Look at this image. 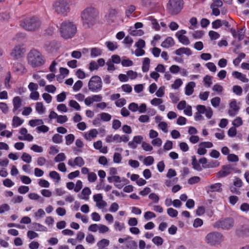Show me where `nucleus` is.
<instances>
[{
    "label": "nucleus",
    "mask_w": 249,
    "mask_h": 249,
    "mask_svg": "<svg viewBox=\"0 0 249 249\" xmlns=\"http://www.w3.org/2000/svg\"><path fill=\"white\" fill-rule=\"evenodd\" d=\"M99 12L97 8L93 6L85 8L80 14L82 25L85 29L92 28L96 23Z\"/></svg>",
    "instance_id": "f257e3e1"
},
{
    "label": "nucleus",
    "mask_w": 249,
    "mask_h": 249,
    "mask_svg": "<svg viewBox=\"0 0 249 249\" xmlns=\"http://www.w3.org/2000/svg\"><path fill=\"white\" fill-rule=\"evenodd\" d=\"M41 21L37 16L28 17L20 22L21 26L28 31H35L41 26Z\"/></svg>",
    "instance_id": "f03ea898"
},
{
    "label": "nucleus",
    "mask_w": 249,
    "mask_h": 249,
    "mask_svg": "<svg viewBox=\"0 0 249 249\" xmlns=\"http://www.w3.org/2000/svg\"><path fill=\"white\" fill-rule=\"evenodd\" d=\"M76 26L72 22L65 21L61 24L60 35L65 39L72 38L76 34Z\"/></svg>",
    "instance_id": "7ed1b4c3"
},
{
    "label": "nucleus",
    "mask_w": 249,
    "mask_h": 249,
    "mask_svg": "<svg viewBox=\"0 0 249 249\" xmlns=\"http://www.w3.org/2000/svg\"><path fill=\"white\" fill-rule=\"evenodd\" d=\"M28 60L29 64L33 68L41 66L45 63V60L42 54L35 49L30 51L28 54Z\"/></svg>",
    "instance_id": "20e7f679"
},
{
    "label": "nucleus",
    "mask_w": 249,
    "mask_h": 249,
    "mask_svg": "<svg viewBox=\"0 0 249 249\" xmlns=\"http://www.w3.org/2000/svg\"><path fill=\"white\" fill-rule=\"evenodd\" d=\"M54 11L58 15L67 16L70 11L69 2L67 0H56L53 4Z\"/></svg>",
    "instance_id": "39448f33"
},
{
    "label": "nucleus",
    "mask_w": 249,
    "mask_h": 249,
    "mask_svg": "<svg viewBox=\"0 0 249 249\" xmlns=\"http://www.w3.org/2000/svg\"><path fill=\"white\" fill-rule=\"evenodd\" d=\"M206 242L211 245L214 246L220 244L223 240V235L222 233L213 231L209 233L205 237Z\"/></svg>",
    "instance_id": "423d86ee"
},
{
    "label": "nucleus",
    "mask_w": 249,
    "mask_h": 249,
    "mask_svg": "<svg viewBox=\"0 0 249 249\" xmlns=\"http://www.w3.org/2000/svg\"><path fill=\"white\" fill-rule=\"evenodd\" d=\"M89 89L93 92H98L102 88V81L100 77L97 75L92 76L88 83Z\"/></svg>",
    "instance_id": "0eeeda50"
},
{
    "label": "nucleus",
    "mask_w": 249,
    "mask_h": 249,
    "mask_svg": "<svg viewBox=\"0 0 249 249\" xmlns=\"http://www.w3.org/2000/svg\"><path fill=\"white\" fill-rule=\"evenodd\" d=\"M234 221L231 217L221 219L214 223V228H221L224 230H229L234 226Z\"/></svg>",
    "instance_id": "6e6552de"
},
{
    "label": "nucleus",
    "mask_w": 249,
    "mask_h": 249,
    "mask_svg": "<svg viewBox=\"0 0 249 249\" xmlns=\"http://www.w3.org/2000/svg\"><path fill=\"white\" fill-rule=\"evenodd\" d=\"M68 164L72 168L75 167H82L85 164V162L83 158L80 156H78L74 159H70L68 161Z\"/></svg>",
    "instance_id": "1a4fd4ad"
},
{
    "label": "nucleus",
    "mask_w": 249,
    "mask_h": 249,
    "mask_svg": "<svg viewBox=\"0 0 249 249\" xmlns=\"http://www.w3.org/2000/svg\"><path fill=\"white\" fill-rule=\"evenodd\" d=\"M183 0H172V15L179 14L183 8Z\"/></svg>",
    "instance_id": "9d476101"
},
{
    "label": "nucleus",
    "mask_w": 249,
    "mask_h": 249,
    "mask_svg": "<svg viewBox=\"0 0 249 249\" xmlns=\"http://www.w3.org/2000/svg\"><path fill=\"white\" fill-rule=\"evenodd\" d=\"M19 133L22 135L18 137V139L19 140L32 142L34 139L33 136L31 134L28 133V130L25 127H21L20 129Z\"/></svg>",
    "instance_id": "9b49d317"
},
{
    "label": "nucleus",
    "mask_w": 249,
    "mask_h": 249,
    "mask_svg": "<svg viewBox=\"0 0 249 249\" xmlns=\"http://www.w3.org/2000/svg\"><path fill=\"white\" fill-rule=\"evenodd\" d=\"M57 42L54 40L47 41L44 43L43 48L48 53H53L57 50Z\"/></svg>",
    "instance_id": "f8f14e48"
},
{
    "label": "nucleus",
    "mask_w": 249,
    "mask_h": 249,
    "mask_svg": "<svg viewBox=\"0 0 249 249\" xmlns=\"http://www.w3.org/2000/svg\"><path fill=\"white\" fill-rule=\"evenodd\" d=\"M222 170L217 173V178H221L225 177L231 174V170L233 169L231 164H228L222 166Z\"/></svg>",
    "instance_id": "ddd939ff"
},
{
    "label": "nucleus",
    "mask_w": 249,
    "mask_h": 249,
    "mask_svg": "<svg viewBox=\"0 0 249 249\" xmlns=\"http://www.w3.org/2000/svg\"><path fill=\"white\" fill-rule=\"evenodd\" d=\"M236 234L239 237L249 236V226L243 225L240 226L236 229Z\"/></svg>",
    "instance_id": "4468645a"
},
{
    "label": "nucleus",
    "mask_w": 249,
    "mask_h": 249,
    "mask_svg": "<svg viewBox=\"0 0 249 249\" xmlns=\"http://www.w3.org/2000/svg\"><path fill=\"white\" fill-rule=\"evenodd\" d=\"M98 134V131L95 128H93L83 134L84 138L88 141H91L94 140Z\"/></svg>",
    "instance_id": "2eb2a0df"
},
{
    "label": "nucleus",
    "mask_w": 249,
    "mask_h": 249,
    "mask_svg": "<svg viewBox=\"0 0 249 249\" xmlns=\"http://www.w3.org/2000/svg\"><path fill=\"white\" fill-rule=\"evenodd\" d=\"M186 33V31L184 30H181L178 31L176 34V36L178 39L179 42L183 44L188 45L190 43V41L187 37L184 36Z\"/></svg>",
    "instance_id": "dca6fc26"
},
{
    "label": "nucleus",
    "mask_w": 249,
    "mask_h": 249,
    "mask_svg": "<svg viewBox=\"0 0 249 249\" xmlns=\"http://www.w3.org/2000/svg\"><path fill=\"white\" fill-rule=\"evenodd\" d=\"M118 11L116 9L110 8L108 10V14L106 16V19L108 22H114L117 18Z\"/></svg>",
    "instance_id": "f3484780"
},
{
    "label": "nucleus",
    "mask_w": 249,
    "mask_h": 249,
    "mask_svg": "<svg viewBox=\"0 0 249 249\" xmlns=\"http://www.w3.org/2000/svg\"><path fill=\"white\" fill-rule=\"evenodd\" d=\"M12 102L13 105V112L17 114L18 113L19 110L18 112L17 111L21 107L22 100L20 97L16 96L13 98Z\"/></svg>",
    "instance_id": "a211bd4d"
},
{
    "label": "nucleus",
    "mask_w": 249,
    "mask_h": 249,
    "mask_svg": "<svg viewBox=\"0 0 249 249\" xmlns=\"http://www.w3.org/2000/svg\"><path fill=\"white\" fill-rule=\"evenodd\" d=\"M23 53V49L19 45L16 46L12 51L11 56L15 59H18L22 57Z\"/></svg>",
    "instance_id": "6ab92c4d"
},
{
    "label": "nucleus",
    "mask_w": 249,
    "mask_h": 249,
    "mask_svg": "<svg viewBox=\"0 0 249 249\" xmlns=\"http://www.w3.org/2000/svg\"><path fill=\"white\" fill-rule=\"evenodd\" d=\"M230 107L232 109H229L228 110L229 114L231 116H234L235 115V112L238 111L240 109V107L237 106V102L235 99H233L230 103Z\"/></svg>",
    "instance_id": "aec40b11"
},
{
    "label": "nucleus",
    "mask_w": 249,
    "mask_h": 249,
    "mask_svg": "<svg viewBox=\"0 0 249 249\" xmlns=\"http://www.w3.org/2000/svg\"><path fill=\"white\" fill-rule=\"evenodd\" d=\"M93 147L95 149L99 150L100 153L107 154L108 152L107 147H103L102 142L100 140L94 142L93 143Z\"/></svg>",
    "instance_id": "412c9836"
},
{
    "label": "nucleus",
    "mask_w": 249,
    "mask_h": 249,
    "mask_svg": "<svg viewBox=\"0 0 249 249\" xmlns=\"http://www.w3.org/2000/svg\"><path fill=\"white\" fill-rule=\"evenodd\" d=\"M196 86L195 82L191 81L189 82L185 87V93L187 96H190L194 92V88Z\"/></svg>",
    "instance_id": "4be33fe9"
},
{
    "label": "nucleus",
    "mask_w": 249,
    "mask_h": 249,
    "mask_svg": "<svg viewBox=\"0 0 249 249\" xmlns=\"http://www.w3.org/2000/svg\"><path fill=\"white\" fill-rule=\"evenodd\" d=\"M129 137L126 135H120L116 134L114 135V140L116 143H121V142H128Z\"/></svg>",
    "instance_id": "5701e85b"
},
{
    "label": "nucleus",
    "mask_w": 249,
    "mask_h": 249,
    "mask_svg": "<svg viewBox=\"0 0 249 249\" xmlns=\"http://www.w3.org/2000/svg\"><path fill=\"white\" fill-rule=\"evenodd\" d=\"M29 228L33 229L36 231H47V229L43 225L36 222L32 223Z\"/></svg>",
    "instance_id": "b1692460"
},
{
    "label": "nucleus",
    "mask_w": 249,
    "mask_h": 249,
    "mask_svg": "<svg viewBox=\"0 0 249 249\" xmlns=\"http://www.w3.org/2000/svg\"><path fill=\"white\" fill-rule=\"evenodd\" d=\"M122 249H137V244L133 240H128L122 246Z\"/></svg>",
    "instance_id": "393cba45"
},
{
    "label": "nucleus",
    "mask_w": 249,
    "mask_h": 249,
    "mask_svg": "<svg viewBox=\"0 0 249 249\" xmlns=\"http://www.w3.org/2000/svg\"><path fill=\"white\" fill-rule=\"evenodd\" d=\"M90 56L92 58L97 57L102 55V50L97 47H93L90 49Z\"/></svg>",
    "instance_id": "a878e982"
},
{
    "label": "nucleus",
    "mask_w": 249,
    "mask_h": 249,
    "mask_svg": "<svg viewBox=\"0 0 249 249\" xmlns=\"http://www.w3.org/2000/svg\"><path fill=\"white\" fill-rule=\"evenodd\" d=\"M91 192L89 188L88 187H85L81 192V195L80 198L82 199L88 200L89 196L91 194Z\"/></svg>",
    "instance_id": "bb28decb"
},
{
    "label": "nucleus",
    "mask_w": 249,
    "mask_h": 249,
    "mask_svg": "<svg viewBox=\"0 0 249 249\" xmlns=\"http://www.w3.org/2000/svg\"><path fill=\"white\" fill-rule=\"evenodd\" d=\"M109 244V240L107 239H103L98 242L97 243V246L98 247V249H108L107 248V247L108 246Z\"/></svg>",
    "instance_id": "cd10ccee"
},
{
    "label": "nucleus",
    "mask_w": 249,
    "mask_h": 249,
    "mask_svg": "<svg viewBox=\"0 0 249 249\" xmlns=\"http://www.w3.org/2000/svg\"><path fill=\"white\" fill-rule=\"evenodd\" d=\"M120 181L116 182L114 184V186L119 189H122L125 185L128 184L129 182V181L124 178H121L120 177Z\"/></svg>",
    "instance_id": "c85d7f7f"
},
{
    "label": "nucleus",
    "mask_w": 249,
    "mask_h": 249,
    "mask_svg": "<svg viewBox=\"0 0 249 249\" xmlns=\"http://www.w3.org/2000/svg\"><path fill=\"white\" fill-rule=\"evenodd\" d=\"M150 60L148 57H145L143 59L142 65V71L143 72H147L150 68Z\"/></svg>",
    "instance_id": "c756f323"
},
{
    "label": "nucleus",
    "mask_w": 249,
    "mask_h": 249,
    "mask_svg": "<svg viewBox=\"0 0 249 249\" xmlns=\"http://www.w3.org/2000/svg\"><path fill=\"white\" fill-rule=\"evenodd\" d=\"M24 122V120L19 117L14 116L12 119V125L13 127L16 128L21 125Z\"/></svg>",
    "instance_id": "7c9ffc66"
},
{
    "label": "nucleus",
    "mask_w": 249,
    "mask_h": 249,
    "mask_svg": "<svg viewBox=\"0 0 249 249\" xmlns=\"http://www.w3.org/2000/svg\"><path fill=\"white\" fill-rule=\"evenodd\" d=\"M192 164L193 168L198 171H201L202 170V167H201L200 164L197 162L195 156H192Z\"/></svg>",
    "instance_id": "2f4dec72"
},
{
    "label": "nucleus",
    "mask_w": 249,
    "mask_h": 249,
    "mask_svg": "<svg viewBox=\"0 0 249 249\" xmlns=\"http://www.w3.org/2000/svg\"><path fill=\"white\" fill-rule=\"evenodd\" d=\"M36 110L39 114H43L45 113V108L42 102L36 103Z\"/></svg>",
    "instance_id": "473e14b6"
},
{
    "label": "nucleus",
    "mask_w": 249,
    "mask_h": 249,
    "mask_svg": "<svg viewBox=\"0 0 249 249\" xmlns=\"http://www.w3.org/2000/svg\"><path fill=\"white\" fill-rule=\"evenodd\" d=\"M44 124V122L42 119H32L29 121V124L31 127H35V126H38L40 125L43 124Z\"/></svg>",
    "instance_id": "72a5a7b5"
},
{
    "label": "nucleus",
    "mask_w": 249,
    "mask_h": 249,
    "mask_svg": "<svg viewBox=\"0 0 249 249\" xmlns=\"http://www.w3.org/2000/svg\"><path fill=\"white\" fill-rule=\"evenodd\" d=\"M49 177L53 179L56 182H59L61 180L60 175L55 171H51L49 173Z\"/></svg>",
    "instance_id": "f704fd0d"
},
{
    "label": "nucleus",
    "mask_w": 249,
    "mask_h": 249,
    "mask_svg": "<svg viewBox=\"0 0 249 249\" xmlns=\"http://www.w3.org/2000/svg\"><path fill=\"white\" fill-rule=\"evenodd\" d=\"M219 162L217 160H211L208 162L205 165H203L204 168H215L219 165Z\"/></svg>",
    "instance_id": "c9c22d12"
},
{
    "label": "nucleus",
    "mask_w": 249,
    "mask_h": 249,
    "mask_svg": "<svg viewBox=\"0 0 249 249\" xmlns=\"http://www.w3.org/2000/svg\"><path fill=\"white\" fill-rule=\"evenodd\" d=\"M109 51H113L116 50L117 47V43L116 42L107 41L105 43Z\"/></svg>",
    "instance_id": "e433bc0d"
},
{
    "label": "nucleus",
    "mask_w": 249,
    "mask_h": 249,
    "mask_svg": "<svg viewBox=\"0 0 249 249\" xmlns=\"http://www.w3.org/2000/svg\"><path fill=\"white\" fill-rule=\"evenodd\" d=\"M222 184L220 183H216L213 184H212L210 186L211 189L210 191L211 192H220L221 190Z\"/></svg>",
    "instance_id": "4c0bfd02"
},
{
    "label": "nucleus",
    "mask_w": 249,
    "mask_h": 249,
    "mask_svg": "<svg viewBox=\"0 0 249 249\" xmlns=\"http://www.w3.org/2000/svg\"><path fill=\"white\" fill-rule=\"evenodd\" d=\"M23 197L21 196L16 195L11 199L10 202L13 204L20 203L22 202Z\"/></svg>",
    "instance_id": "58836bf2"
},
{
    "label": "nucleus",
    "mask_w": 249,
    "mask_h": 249,
    "mask_svg": "<svg viewBox=\"0 0 249 249\" xmlns=\"http://www.w3.org/2000/svg\"><path fill=\"white\" fill-rule=\"evenodd\" d=\"M66 144L70 145L73 143L74 141L75 137L73 134H70L65 136Z\"/></svg>",
    "instance_id": "ea45409f"
},
{
    "label": "nucleus",
    "mask_w": 249,
    "mask_h": 249,
    "mask_svg": "<svg viewBox=\"0 0 249 249\" xmlns=\"http://www.w3.org/2000/svg\"><path fill=\"white\" fill-rule=\"evenodd\" d=\"M69 105L72 108H73L76 110H80L81 107L80 105L75 100H71L69 102Z\"/></svg>",
    "instance_id": "a19ab883"
},
{
    "label": "nucleus",
    "mask_w": 249,
    "mask_h": 249,
    "mask_svg": "<svg viewBox=\"0 0 249 249\" xmlns=\"http://www.w3.org/2000/svg\"><path fill=\"white\" fill-rule=\"evenodd\" d=\"M101 119L104 122H108L111 119V115L106 112H102L100 114Z\"/></svg>",
    "instance_id": "79ce46f5"
},
{
    "label": "nucleus",
    "mask_w": 249,
    "mask_h": 249,
    "mask_svg": "<svg viewBox=\"0 0 249 249\" xmlns=\"http://www.w3.org/2000/svg\"><path fill=\"white\" fill-rule=\"evenodd\" d=\"M49 127L45 125H43V124L40 125L36 128L37 132L39 133L41 132L46 133L49 131Z\"/></svg>",
    "instance_id": "37998d69"
},
{
    "label": "nucleus",
    "mask_w": 249,
    "mask_h": 249,
    "mask_svg": "<svg viewBox=\"0 0 249 249\" xmlns=\"http://www.w3.org/2000/svg\"><path fill=\"white\" fill-rule=\"evenodd\" d=\"M52 141L55 143H60L63 141L62 136L58 134H55L53 136Z\"/></svg>",
    "instance_id": "c03bdc74"
},
{
    "label": "nucleus",
    "mask_w": 249,
    "mask_h": 249,
    "mask_svg": "<svg viewBox=\"0 0 249 249\" xmlns=\"http://www.w3.org/2000/svg\"><path fill=\"white\" fill-rule=\"evenodd\" d=\"M97 177L94 172H91L88 176V180L89 183H93L96 181Z\"/></svg>",
    "instance_id": "a18cd8bd"
},
{
    "label": "nucleus",
    "mask_w": 249,
    "mask_h": 249,
    "mask_svg": "<svg viewBox=\"0 0 249 249\" xmlns=\"http://www.w3.org/2000/svg\"><path fill=\"white\" fill-rule=\"evenodd\" d=\"M156 215L151 211H147L144 213V218L146 220H149L152 218H155Z\"/></svg>",
    "instance_id": "49530a36"
},
{
    "label": "nucleus",
    "mask_w": 249,
    "mask_h": 249,
    "mask_svg": "<svg viewBox=\"0 0 249 249\" xmlns=\"http://www.w3.org/2000/svg\"><path fill=\"white\" fill-rule=\"evenodd\" d=\"M21 160L27 163H29L32 161V157L30 155L26 153H23L21 157Z\"/></svg>",
    "instance_id": "de8ad7c7"
},
{
    "label": "nucleus",
    "mask_w": 249,
    "mask_h": 249,
    "mask_svg": "<svg viewBox=\"0 0 249 249\" xmlns=\"http://www.w3.org/2000/svg\"><path fill=\"white\" fill-rule=\"evenodd\" d=\"M114 226L115 230L119 231H122L125 228L124 224V223H121L117 221L115 222Z\"/></svg>",
    "instance_id": "09e8293b"
},
{
    "label": "nucleus",
    "mask_w": 249,
    "mask_h": 249,
    "mask_svg": "<svg viewBox=\"0 0 249 249\" xmlns=\"http://www.w3.org/2000/svg\"><path fill=\"white\" fill-rule=\"evenodd\" d=\"M66 157L64 153H60L54 158V161L56 162H62L66 160Z\"/></svg>",
    "instance_id": "8fccbe9b"
},
{
    "label": "nucleus",
    "mask_w": 249,
    "mask_h": 249,
    "mask_svg": "<svg viewBox=\"0 0 249 249\" xmlns=\"http://www.w3.org/2000/svg\"><path fill=\"white\" fill-rule=\"evenodd\" d=\"M154 159L152 156H148L146 157L143 160V163L146 166H150L153 164Z\"/></svg>",
    "instance_id": "3c124183"
},
{
    "label": "nucleus",
    "mask_w": 249,
    "mask_h": 249,
    "mask_svg": "<svg viewBox=\"0 0 249 249\" xmlns=\"http://www.w3.org/2000/svg\"><path fill=\"white\" fill-rule=\"evenodd\" d=\"M82 86L83 82L81 80H78L74 83L72 89L73 91L76 92L79 91Z\"/></svg>",
    "instance_id": "603ef678"
},
{
    "label": "nucleus",
    "mask_w": 249,
    "mask_h": 249,
    "mask_svg": "<svg viewBox=\"0 0 249 249\" xmlns=\"http://www.w3.org/2000/svg\"><path fill=\"white\" fill-rule=\"evenodd\" d=\"M67 93L65 91L62 92L61 93L56 96V100L58 102H62L66 99Z\"/></svg>",
    "instance_id": "864d4df0"
},
{
    "label": "nucleus",
    "mask_w": 249,
    "mask_h": 249,
    "mask_svg": "<svg viewBox=\"0 0 249 249\" xmlns=\"http://www.w3.org/2000/svg\"><path fill=\"white\" fill-rule=\"evenodd\" d=\"M232 91L234 93L237 95H241L243 92L242 88L238 85L233 86L232 87Z\"/></svg>",
    "instance_id": "5fc2aeb1"
},
{
    "label": "nucleus",
    "mask_w": 249,
    "mask_h": 249,
    "mask_svg": "<svg viewBox=\"0 0 249 249\" xmlns=\"http://www.w3.org/2000/svg\"><path fill=\"white\" fill-rule=\"evenodd\" d=\"M68 118L66 115H58L56 120V122L60 124H63L67 122Z\"/></svg>",
    "instance_id": "6e6d98bb"
},
{
    "label": "nucleus",
    "mask_w": 249,
    "mask_h": 249,
    "mask_svg": "<svg viewBox=\"0 0 249 249\" xmlns=\"http://www.w3.org/2000/svg\"><path fill=\"white\" fill-rule=\"evenodd\" d=\"M10 207L8 204L4 203L0 205V214H2L10 210Z\"/></svg>",
    "instance_id": "4d7b16f0"
},
{
    "label": "nucleus",
    "mask_w": 249,
    "mask_h": 249,
    "mask_svg": "<svg viewBox=\"0 0 249 249\" xmlns=\"http://www.w3.org/2000/svg\"><path fill=\"white\" fill-rule=\"evenodd\" d=\"M136 10V7L134 5H130L127 7L125 11L126 16L129 18L132 13Z\"/></svg>",
    "instance_id": "13d9d810"
},
{
    "label": "nucleus",
    "mask_w": 249,
    "mask_h": 249,
    "mask_svg": "<svg viewBox=\"0 0 249 249\" xmlns=\"http://www.w3.org/2000/svg\"><path fill=\"white\" fill-rule=\"evenodd\" d=\"M122 65L124 67H130L133 65V62L128 59H123L121 61Z\"/></svg>",
    "instance_id": "bf43d9fd"
},
{
    "label": "nucleus",
    "mask_w": 249,
    "mask_h": 249,
    "mask_svg": "<svg viewBox=\"0 0 249 249\" xmlns=\"http://www.w3.org/2000/svg\"><path fill=\"white\" fill-rule=\"evenodd\" d=\"M29 191V188L27 186L21 185L18 188V191L20 194H25Z\"/></svg>",
    "instance_id": "052dcab7"
},
{
    "label": "nucleus",
    "mask_w": 249,
    "mask_h": 249,
    "mask_svg": "<svg viewBox=\"0 0 249 249\" xmlns=\"http://www.w3.org/2000/svg\"><path fill=\"white\" fill-rule=\"evenodd\" d=\"M128 79L131 80H134L137 78L138 77L137 73L136 71H134L132 70L128 71L126 72Z\"/></svg>",
    "instance_id": "680f3d73"
},
{
    "label": "nucleus",
    "mask_w": 249,
    "mask_h": 249,
    "mask_svg": "<svg viewBox=\"0 0 249 249\" xmlns=\"http://www.w3.org/2000/svg\"><path fill=\"white\" fill-rule=\"evenodd\" d=\"M56 90V87L53 85H48L45 87V90L49 93H54Z\"/></svg>",
    "instance_id": "e2e57ef3"
},
{
    "label": "nucleus",
    "mask_w": 249,
    "mask_h": 249,
    "mask_svg": "<svg viewBox=\"0 0 249 249\" xmlns=\"http://www.w3.org/2000/svg\"><path fill=\"white\" fill-rule=\"evenodd\" d=\"M27 236L28 238L32 240L38 237V234L33 231H29L27 232Z\"/></svg>",
    "instance_id": "0e129e2a"
},
{
    "label": "nucleus",
    "mask_w": 249,
    "mask_h": 249,
    "mask_svg": "<svg viewBox=\"0 0 249 249\" xmlns=\"http://www.w3.org/2000/svg\"><path fill=\"white\" fill-rule=\"evenodd\" d=\"M121 124L122 123L120 120L114 119L112 121V127L114 130H117L121 126Z\"/></svg>",
    "instance_id": "69168bd1"
},
{
    "label": "nucleus",
    "mask_w": 249,
    "mask_h": 249,
    "mask_svg": "<svg viewBox=\"0 0 249 249\" xmlns=\"http://www.w3.org/2000/svg\"><path fill=\"white\" fill-rule=\"evenodd\" d=\"M38 183L41 187L49 188L50 186L49 181L44 179H39Z\"/></svg>",
    "instance_id": "338daca9"
},
{
    "label": "nucleus",
    "mask_w": 249,
    "mask_h": 249,
    "mask_svg": "<svg viewBox=\"0 0 249 249\" xmlns=\"http://www.w3.org/2000/svg\"><path fill=\"white\" fill-rule=\"evenodd\" d=\"M122 90L126 93H130L132 92V88L129 84H124L121 86Z\"/></svg>",
    "instance_id": "774afa93"
}]
</instances>
